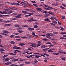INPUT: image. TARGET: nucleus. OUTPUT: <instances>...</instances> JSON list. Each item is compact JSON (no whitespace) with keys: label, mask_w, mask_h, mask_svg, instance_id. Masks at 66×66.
Segmentation results:
<instances>
[{"label":"nucleus","mask_w":66,"mask_h":66,"mask_svg":"<svg viewBox=\"0 0 66 66\" xmlns=\"http://www.w3.org/2000/svg\"><path fill=\"white\" fill-rule=\"evenodd\" d=\"M36 10L37 11H41L42 10V9L39 8L38 7H37V8L36 9Z\"/></svg>","instance_id":"4"},{"label":"nucleus","mask_w":66,"mask_h":66,"mask_svg":"<svg viewBox=\"0 0 66 66\" xmlns=\"http://www.w3.org/2000/svg\"><path fill=\"white\" fill-rule=\"evenodd\" d=\"M60 39H62V40L65 39V38L63 37H60Z\"/></svg>","instance_id":"42"},{"label":"nucleus","mask_w":66,"mask_h":66,"mask_svg":"<svg viewBox=\"0 0 66 66\" xmlns=\"http://www.w3.org/2000/svg\"><path fill=\"white\" fill-rule=\"evenodd\" d=\"M48 50V52H53V51L51 50Z\"/></svg>","instance_id":"43"},{"label":"nucleus","mask_w":66,"mask_h":66,"mask_svg":"<svg viewBox=\"0 0 66 66\" xmlns=\"http://www.w3.org/2000/svg\"><path fill=\"white\" fill-rule=\"evenodd\" d=\"M17 49H21H21H22V48H21L19 47H18Z\"/></svg>","instance_id":"61"},{"label":"nucleus","mask_w":66,"mask_h":66,"mask_svg":"<svg viewBox=\"0 0 66 66\" xmlns=\"http://www.w3.org/2000/svg\"><path fill=\"white\" fill-rule=\"evenodd\" d=\"M52 23H55V24H57V22L56 21H52Z\"/></svg>","instance_id":"28"},{"label":"nucleus","mask_w":66,"mask_h":66,"mask_svg":"<svg viewBox=\"0 0 66 66\" xmlns=\"http://www.w3.org/2000/svg\"><path fill=\"white\" fill-rule=\"evenodd\" d=\"M52 43L51 42H47L46 43V44H47V45H49L50 44H51Z\"/></svg>","instance_id":"52"},{"label":"nucleus","mask_w":66,"mask_h":66,"mask_svg":"<svg viewBox=\"0 0 66 66\" xmlns=\"http://www.w3.org/2000/svg\"><path fill=\"white\" fill-rule=\"evenodd\" d=\"M35 58H39V57H40L41 56L40 55H36L35 56Z\"/></svg>","instance_id":"6"},{"label":"nucleus","mask_w":66,"mask_h":66,"mask_svg":"<svg viewBox=\"0 0 66 66\" xmlns=\"http://www.w3.org/2000/svg\"><path fill=\"white\" fill-rule=\"evenodd\" d=\"M29 31H33L34 30V28H29L28 29Z\"/></svg>","instance_id":"3"},{"label":"nucleus","mask_w":66,"mask_h":66,"mask_svg":"<svg viewBox=\"0 0 66 66\" xmlns=\"http://www.w3.org/2000/svg\"><path fill=\"white\" fill-rule=\"evenodd\" d=\"M53 54H54V55H59V53H53Z\"/></svg>","instance_id":"22"},{"label":"nucleus","mask_w":66,"mask_h":66,"mask_svg":"<svg viewBox=\"0 0 66 66\" xmlns=\"http://www.w3.org/2000/svg\"><path fill=\"white\" fill-rule=\"evenodd\" d=\"M25 63L26 64H27V65H29V64H30V62L26 61L25 62Z\"/></svg>","instance_id":"12"},{"label":"nucleus","mask_w":66,"mask_h":66,"mask_svg":"<svg viewBox=\"0 0 66 66\" xmlns=\"http://www.w3.org/2000/svg\"><path fill=\"white\" fill-rule=\"evenodd\" d=\"M46 35H47L48 36H51V35H50V34H46Z\"/></svg>","instance_id":"58"},{"label":"nucleus","mask_w":66,"mask_h":66,"mask_svg":"<svg viewBox=\"0 0 66 66\" xmlns=\"http://www.w3.org/2000/svg\"><path fill=\"white\" fill-rule=\"evenodd\" d=\"M10 60V59L9 58H6L5 59V61H8Z\"/></svg>","instance_id":"32"},{"label":"nucleus","mask_w":66,"mask_h":66,"mask_svg":"<svg viewBox=\"0 0 66 66\" xmlns=\"http://www.w3.org/2000/svg\"><path fill=\"white\" fill-rule=\"evenodd\" d=\"M3 26H10V25L9 24H4Z\"/></svg>","instance_id":"21"},{"label":"nucleus","mask_w":66,"mask_h":66,"mask_svg":"<svg viewBox=\"0 0 66 66\" xmlns=\"http://www.w3.org/2000/svg\"><path fill=\"white\" fill-rule=\"evenodd\" d=\"M29 11L30 12H35V11H34V10H32V9H29Z\"/></svg>","instance_id":"25"},{"label":"nucleus","mask_w":66,"mask_h":66,"mask_svg":"<svg viewBox=\"0 0 66 66\" xmlns=\"http://www.w3.org/2000/svg\"><path fill=\"white\" fill-rule=\"evenodd\" d=\"M13 49H17V47L16 46H14L13 47Z\"/></svg>","instance_id":"36"},{"label":"nucleus","mask_w":66,"mask_h":66,"mask_svg":"<svg viewBox=\"0 0 66 66\" xmlns=\"http://www.w3.org/2000/svg\"><path fill=\"white\" fill-rule=\"evenodd\" d=\"M61 59L62 60H64V61H66V60L64 58L62 57L61 58Z\"/></svg>","instance_id":"57"},{"label":"nucleus","mask_w":66,"mask_h":66,"mask_svg":"<svg viewBox=\"0 0 66 66\" xmlns=\"http://www.w3.org/2000/svg\"><path fill=\"white\" fill-rule=\"evenodd\" d=\"M12 11H10L8 12V13L10 14H11V13H12Z\"/></svg>","instance_id":"63"},{"label":"nucleus","mask_w":66,"mask_h":66,"mask_svg":"<svg viewBox=\"0 0 66 66\" xmlns=\"http://www.w3.org/2000/svg\"><path fill=\"white\" fill-rule=\"evenodd\" d=\"M50 24L52 25V26H55V24H54L53 23H50Z\"/></svg>","instance_id":"45"},{"label":"nucleus","mask_w":66,"mask_h":66,"mask_svg":"<svg viewBox=\"0 0 66 66\" xmlns=\"http://www.w3.org/2000/svg\"><path fill=\"white\" fill-rule=\"evenodd\" d=\"M40 45H41V44H38V45H37V47H39L40 46Z\"/></svg>","instance_id":"56"},{"label":"nucleus","mask_w":66,"mask_h":66,"mask_svg":"<svg viewBox=\"0 0 66 66\" xmlns=\"http://www.w3.org/2000/svg\"><path fill=\"white\" fill-rule=\"evenodd\" d=\"M27 14H28V15H29V16H31V15H33V13L30 12L28 13V12Z\"/></svg>","instance_id":"8"},{"label":"nucleus","mask_w":66,"mask_h":66,"mask_svg":"<svg viewBox=\"0 0 66 66\" xmlns=\"http://www.w3.org/2000/svg\"><path fill=\"white\" fill-rule=\"evenodd\" d=\"M34 28H38V26L37 25H34Z\"/></svg>","instance_id":"35"},{"label":"nucleus","mask_w":66,"mask_h":66,"mask_svg":"<svg viewBox=\"0 0 66 66\" xmlns=\"http://www.w3.org/2000/svg\"><path fill=\"white\" fill-rule=\"evenodd\" d=\"M8 13L6 11H3V14H8Z\"/></svg>","instance_id":"29"},{"label":"nucleus","mask_w":66,"mask_h":66,"mask_svg":"<svg viewBox=\"0 0 66 66\" xmlns=\"http://www.w3.org/2000/svg\"><path fill=\"white\" fill-rule=\"evenodd\" d=\"M44 9H45V10H47L48 11H50V10H51V9L49 8H44Z\"/></svg>","instance_id":"37"},{"label":"nucleus","mask_w":66,"mask_h":66,"mask_svg":"<svg viewBox=\"0 0 66 66\" xmlns=\"http://www.w3.org/2000/svg\"><path fill=\"white\" fill-rule=\"evenodd\" d=\"M19 61H20V62H22V61H27V59H22L20 60Z\"/></svg>","instance_id":"9"},{"label":"nucleus","mask_w":66,"mask_h":66,"mask_svg":"<svg viewBox=\"0 0 66 66\" xmlns=\"http://www.w3.org/2000/svg\"><path fill=\"white\" fill-rule=\"evenodd\" d=\"M46 47V46L45 45H43L41 46V48H45Z\"/></svg>","instance_id":"13"},{"label":"nucleus","mask_w":66,"mask_h":66,"mask_svg":"<svg viewBox=\"0 0 66 66\" xmlns=\"http://www.w3.org/2000/svg\"><path fill=\"white\" fill-rule=\"evenodd\" d=\"M0 51H5V50L3 48H0Z\"/></svg>","instance_id":"23"},{"label":"nucleus","mask_w":66,"mask_h":66,"mask_svg":"<svg viewBox=\"0 0 66 66\" xmlns=\"http://www.w3.org/2000/svg\"><path fill=\"white\" fill-rule=\"evenodd\" d=\"M30 46L33 47H34V48H36L37 44L35 43H32V45H30Z\"/></svg>","instance_id":"2"},{"label":"nucleus","mask_w":66,"mask_h":66,"mask_svg":"<svg viewBox=\"0 0 66 66\" xmlns=\"http://www.w3.org/2000/svg\"><path fill=\"white\" fill-rule=\"evenodd\" d=\"M15 18H21V16H16Z\"/></svg>","instance_id":"39"},{"label":"nucleus","mask_w":66,"mask_h":66,"mask_svg":"<svg viewBox=\"0 0 66 66\" xmlns=\"http://www.w3.org/2000/svg\"><path fill=\"white\" fill-rule=\"evenodd\" d=\"M43 40H44V41H47V39L44 38V39H43Z\"/></svg>","instance_id":"62"},{"label":"nucleus","mask_w":66,"mask_h":66,"mask_svg":"<svg viewBox=\"0 0 66 66\" xmlns=\"http://www.w3.org/2000/svg\"><path fill=\"white\" fill-rule=\"evenodd\" d=\"M45 21H49V22H50V20L48 18L45 19Z\"/></svg>","instance_id":"11"},{"label":"nucleus","mask_w":66,"mask_h":66,"mask_svg":"<svg viewBox=\"0 0 66 66\" xmlns=\"http://www.w3.org/2000/svg\"><path fill=\"white\" fill-rule=\"evenodd\" d=\"M43 51H45V52H46V51H48V49H47L46 48H45V49H43Z\"/></svg>","instance_id":"16"},{"label":"nucleus","mask_w":66,"mask_h":66,"mask_svg":"<svg viewBox=\"0 0 66 66\" xmlns=\"http://www.w3.org/2000/svg\"><path fill=\"white\" fill-rule=\"evenodd\" d=\"M14 27H19L20 26L18 25V24H16L15 25H14Z\"/></svg>","instance_id":"26"},{"label":"nucleus","mask_w":66,"mask_h":66,"mask_svg":"<svg viewBox=\"0 0 66 66\" xmlns=\"http://www.w3.org/2000/svg\"><path fill=\"white\" fill-rule=\"evenodd\" d=\"M13 34H14V35H17L19 34V33H16V32H13Z\"/></svg>","instance_id":"15"},{"label":"nucleus","mask_w":66,"mask_h":66,"mask_svg":"<svg viewBox=\"0 0 66 66\" xmlns=\"http://www.w3.org/2000/svg\"><path fill=\"white\" fill-rule=\"evenodd\" d=\"M0 21L1 22H3V20L2 19H0Z\"/></svg>","instance_id":"59"},{"label":"nucleus","mask_w":66,"mask_h":66,"mask_svg":"<svg viewBox=\"0 0 66 66\" xmlns=\"http://www.w3.org/2000/svg\"><path fill=\"white\" fill-rule=\"evenodd\" d=\"M18 32H19V33H22L23 32V31L22 30H19L18 31Z\"/></svg>","instance_id":"48"},{"label":"nucleus","mask_w":66,"mask_h":66,"mask_svg":"<svg viewBox=\"0 0 66 66\" xmlns=\"http://www.w3.org/2000/svg\"><path fill=\"white\" fill-rule=\"evenodd\" d=\"M48 8L50 9H53V8L51 7H50V6H48Z\"/></svg>","instance_id":"49"},{"label":"nucleus","mask_w":66,"mask_h":66,"mask_svg":"<svg viewBox=\"0 0 66 66\" xmlns=\"http://www.w3.org/2000/svg\"><path fill=\"white\" fill-rule=\"evenodd\" d=\"M3 33H6V34H7V33H9V32L7 31H3Z\"/></svg>","instance_id":"38"},{"label":"nucleus","mask_w":66,"mask_h":66,"mask_svg":"<svg viewBox=\"0 0 66 66\" xmlns=\"http://www.w3.org/2000/svg\"><path fill=\"white\" fill-rule=\"evenodd\" d=\"M26 35L27 36H29V37H30V36H31V35H30V34H26Z\"/></svg>","instance_id":"47"},{"label":"nucleus","mask_w":66,"mask_h":66,"mask_svg":"<svg viewBox=\"0 0 66 66\" xmlns=\"http://www.w3.org/2000/svg\"><path fill=\"white\" fill-rule=\"evenodd\" d=\"M50 16V14H47L45 15V17H48Z\"/></svg>","instance_id":"17"},{"label":"nucleus","mask_w":66,"mask_h":66,"mask_svg":"<svg viewBox=\"0 0 66 66\" xmlns=\"http://www.w3.org/2000/svg\"><path fill=\"white\" fill-rule=\"evenodd\" d=\"M50 19H51V20H54V19H55V18L53 17H51L50 18Z\"/></svg>","instance_id":"41"},{"label":"nucleus","mask_w":66,"mask_h":66,"mask_svg":"<svg viewBox=\"0 0 66 66\" xmlns=\"http://www.w3.org/2000/svg\"><path fill=\"white\" fill-rule=\"evenodd\" d=\"M21 38H23L24 39V38H27V37H21Z\"/></svg>","instance_id":"50"},{"label":"nucleus","mask_w":66,"mask_h":66,"mask_svg":"<svg viewBox=\"0 0 66 66\" xmlns=\"http://www.w3.org/2000/svg\"><path fill=\"white\" fill-rule=\"evenodd\" d=\"M33 36L34 37H38L36 35H34Z\"/></svg>","instance_id":"51"},{"label":"nucleus","mask_w":66,"mask_h":66,"mask_svg":"<svg viewBox=\"0 0 66 66\" xmlns=\"http://www.w3.org/2000/svg\"><path fill=\"white\" fill-rule=\"evenodd\" d=\"M17 2L19 3H20V4H22L23 5H26V4H25L26 3L25 2H26V1H22V2H21V3H20V1H17Z\"/></svg>","instance_id":"1"},{"label":"nucleus","mask_w":66,"mask_h":66,"mask_svg":"<svg viewBox=\"0 0 66 66\" xmlns=\"http://www.w3.org/2000/svg\"><path fill=\"white\" fill-rule=\"evenodd\" d=\"M33 5L35 6H36V7H38V5L36 4H33Z\"/></svg>","instance_id":"46"},{"label":"nucleus","mask_w":66,"mask_h":66,"mask_svg":"<svg viewBox=\"0 0 66 66\" xmlns=\"http://www.w3.org/2000/svg\"><path fill=\"white\" fill-rule=\"evenodd\" d=\"M10 43L11 44H15L16 43L14 41H12L10 42Z\"/></svg>","instance_id":"24"},{"label":"nucleus","mask_w":66,"mask_h":66,"mask_svg":"<svg viewBox=\"0 0 66 66\" xmlns=\"http://www.w3.org/2000/svg\"><path fill=\"white\" fill-rule=\"evenodd\" d=\"M22 27H28V28H30V26L26 25H24L22 26Z\"/></svg>","instance_id":"18"},{"label":"nucleus","mask_w":66,"mask_h":66,"mask_svg":"<svg viewBox=\"0 0 66 66\" xmlns=\"http://www.w3.org/2000/svg\"><path fill=\"white\" fill-rule=\"evenodd\" d=\"M39 55H40L41 56H43V57H46V56H45V55H43V54H39Z\"/></svg>","instance_id":"33"},{"label":"nucleus","mask_w":66,"mask_h":66,"mask_svg":"<svg viewBox=\"0 0 66 66\" xmlns=\"http://www.w3.org/2000/svg\"><path fill=\"white\" fill-rule=\"evenodd\" d=\"M12 15H13L14 16H16L17 15V13H13L11 14Z\"/></svg>","instance_id":"30"},{"label":"nucleus","mask_w":66,"mask_h":66,"mask_svg":"<svg viewBox=\"0 0 66 66\" xmlns=\"http://www.w3.org/2000/svg\"><path fill=\"white\" fill-rule=\"evenodd\" d=\"M9 54L10 55H16V54H15L13 53H10Z\"/></svg>","instance_id":"34"},{"label":"nucleus","mask_w":66,"mask_h":66,"mask_svg":"<svg viewBox=\"0 0 66 66\" xmlns=\"http://www.w3.org/2000/svg\"><path fill=\"white\" fill-rule=\"evenodd\" d=\"M58 23L59 25H60V26H61V25L62 24H61V23H60V22L59 21H58Z\"/></svg>","instance_id":"53"},{"label":"nucleus","mask_w":66,"mask_h":66,"mask_svg":"<svg viewBox=\"0 0 66 66\" xmlns=\"http://www.w3.org/2000/svg\"><path fill=\"white\" fill-rule=\"evenodd\" d=\"M60 7L62 9H66L64 7H62L61 6H60Z\"/></svg>","instance_id":"20"},{"label":"nucleus","mask_w":66,"mask_h":66,"mask_svg":"<svg viewBox=\"0 0 66 66\" xmlns=\"http://www.w3.org/2000/svg\"><path fill=\"white\" fill-rule=\"evenodd\" d=\"M19 45L20 46H25V44L24 43H20L19 44Z\"/></svg>","instance_id":"10"},{"label":"nucleus","mask_w":66,"mask_h":66,"mask_svg":"<svg viewBox=\"0 0 66 66\" xmlns=\"http://www.w3.org/2000/svg\"><path fill=\"white\" fill-rule=\"evenodd\" d=\"M14 36V35H12L10 37L11 38H13V36Z\"/></svg>","instance_id":"60"},{"label":"nucleus","mask_w":66,"mask_h":66,"mask_svg":"<svg viewBox=\"0 0 66 66\" xmlns=\"http://www.w3.org/2000/svg\"><path fill=\"white\" fill-rule=\"evenodd\" d=\"M44 5L45 6V7H48V5H45V4H44L43 5Z\"/></svg>","instance_id":"55"},{"label":"nucleus","mask_w":66,"mask_h":66,"mask_svg":"<svg viewBox=\"0 0 66 66\" xmlns=\"http://www.w3.org/2000/svg\"><path fill=\"white\" fill-rule=\"evenodd\" d=\"M21 12L23 13H24L25 14H28V13L27 12L24 11H22Z\"/></svg>","instance_id":"7"},{"label":"nucleus","mask_w":66,"mask_h":66,"mask_svg":"<svg viewBox=\"0 0 66 66\" xmlns=\"http://www.w3.org/2000/svg\"><path fill=\"white\" fill-rule=\"evenodd\" d=\"M21 29H22V28L21 27H19L17 28V30H21Z\"/></svg>","instance_id":"31"},{"label":"nucleus","mask_w":66,"mask_h":66,"mask_svg":"<svg viewBox=\"0 0 66 66\" xmlns=\"http://www.w3.org/2000/svg\"><path fill=\"white\" fill-rule=\"evenodd\" d=\"M16 3H11L12 5H15Z\"/></svg>","instance_id":"44"},{"label":"nucleus","mask_w":66,"mask_h":66,"mask_svg":"<svg viewBox=\"0 0 66 66\" xmlns=\"http://www.w3.org/2000/svg\"><path fill=\"white\" fill-rule=\"evenodd\" d=\"M48 47H53V45L52 44H50L49 45H48Z\"/></svg>","instance_id":"40"},{"label":"nucleus","mask_w":66,"mask_h":66,"mask_svg":"<svg viewBox=\"0 0 66 66\" xmlns=\"http://www.w3.org/2000/svg\"><path fill=\"white\" fill-rule=\"evenodd\" d=\"M34 54H35V55L37 54L38 55H39V53H34Z\"/></svg>","instance_id":"54"},{"label":"nucleus","mask_w":66,"mask_h":66,"mask_svg":"<svg viewBox=\"0 0 66 66\" xmlns=\"http://www.w3.org/2000/svg\"><path fill=\"white\" fill-rule=\"evenodd\" d=\"M61 30V31H64V28H62V27L61 29H60Z\"/></svg>","instance_id":"64"},{"label":"nucleus","mask_w":66,"mask_h":66,"mask_svg":"<svg viewBox=\"0 0 66 66\" xmlns=\"http://www.w3.org/2000/svg\"><path fill=\"white\" fill-rule=\"evenodd\" d=\"M43 54L45 55H46V56H49V55L47 54L44 53Z\"/></svg>","instance_id":"27"},{"label":"nucleus","mask_w":66,"mask_h":66,"mask_svg":"<svg viewBox=\"0 0 66 66\" xmlns=\"http://www.w3.org/2000/svg\"><path fill=\"white\" fill-rule=\"evenodd\" d=\"M18 61V59H14L12 61L13 62H14V61Z\"/></svg>","instance_id":"14"},{"label":"nucleus","mask_w":66,"mask_h":66,"mask_svg":"<svg viewBox=\"0 0 66 66\" xmlns=\"http://www.w3.org/2000/svg\"><path fill=\"white\" fill-rule=\"evenodd\" d=\"M10 64V62H7L6 63H5V65H9Z\"/></svg>","instance_id":"19"},{"label":"nucleus","mask_w":66,"mask_h":66,"mask_svg":"<svg viewBox=\"0 0 66 66\" xmlns=\"http://www.w3.org/2000/svg\"><path fill=\"white\" fill-rule=\"evenodd\" d=\"M0 34L2 35H4L5 36H8V35L3 33H0Z\"/></svg>","instance_id":"5"}]
</instances>
